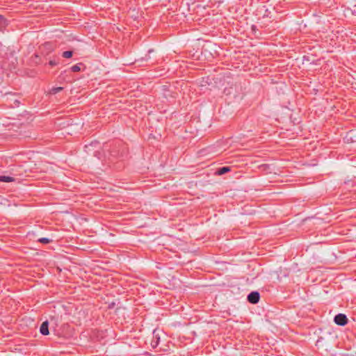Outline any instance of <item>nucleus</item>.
Returning <instances> with one entry per match:
<instances>
[{
    "instance_id": "nucleus-5",
    "label": "nucleus",
    "mask_w": 356,
    "mask_h": 356,
    "mask_svg": "<svg viewBox=\"0 0 356 356\" xmlns=\"http://www.w3.org/2000/svg\"><path fill=\"white\" fill-rule=\"evenodd\" d=\"M16 179L10 176L0 175V181L3 182H13L15 181Z\"/></svg>"
},
{
    "instance_id": "nucleus-6",
    "label": "nucleus",
    "mask_w": 356,
    "mask_h": 356,
    "mask_svg": "<svg viewBox=\"0 0 356 356\" xmlns=\"http://www.w3.org/2000/svg\"><path fill=\"white\" fill-rule=\"evenodd\" d=\"M230 170H231L230 167H229V166H224V167L220 168L217 170L216 174L218 175H222L229 172Z\"/></svg>"
},
{
    "instance_id": "nucleus-10",
    "label": "nucleus",
    "mask_w": 356,
    "mask_h": 356,
    "mask_svg": "<svg viewBox=\"0 0 356 356\" xmlns=\"http://www.w3.org/2000/svg\"><path fill=\"white\" fill-rule=\"evenodd\" d=\"M81 65V64L79 63V64H76V65L72 66L70 68L71 71L73 72H79L81 70V67H80Z\"/></svg>"
},
{
    "instance_id": "nucleus-9",
    "label": "nucleus",
    "mask_w": 356,
    "mask_h": 356,
    "mask_svg": "<svg viewBox=\"0 0 356 356\" xmlns=\"http://www.w3.org/2000/svg\"><path fill=\"white\" fill-rule=\"evenodd\" d=\"M63 90V87H54L51 89L50 93L55 95V94L62 91Z\"/></svg>"
},
{
    "instance_id": "nucleus-13",
    "label": "nucleus",
    "mask_w": 356,
    "mask_h": 356,
    "mask_svg": "<svg viewBox=\"0 0 356 356\" xmlns=\"http://www.w3.org/2000/svg\"><path fill=\"white\" fill-rule=\"evenodd\" d=\"M49 64L51 65V66H56L58 65V62H56V60H50L49 62Z\"/></svg>"
},
{
    "instance_id": "nucleus-4",
    "label": "nucleus",
    "mask_w": 356,
    "mask_h": 356,
    "mask_svg": "<svg viewBox=\"0 0 356 356\" xmlns=\"http://www.w3.org/2000/svg\"><path fill=\"white\" fill-rule=\"evenodd\" d=\"M348 140L356 142V130H350L347 133L346 137Z\"/></svg>"
},
{
    "instance_id": "nucleus-12",
    "label": "nucleus",
    "mask_w": 356,
    "mask_h": 356,
    "mask_svg": "<svg viewBox=\"0 0 356 356\" xmlns=\"http://www.w3.org/2000/svg\"><path fill=\"white\" fill-rule=\"evenodd\" d=\"M232 89V87L229 88H225L224 90V92L226 94V95H231L232 94V91L231 90Z\"/></svg>"
},
{
    "instance_id": "nucleus-11",
    "label": "nucleus",
    "mask_w": 356,
    "mask_h": 356,
    "mask_svg": "<svg viewBox=\"0 0 356 356\" xmlns=\"http://www.w3.org/2000/svg\"><path fill=\"white\" fill-rule=\"evenodd\" d=\"M38 242L40 243H42L43 244H47V243H49L51 242V239L48 238H45V237H43V238H40L38 240Z\"/></svg>"
},
{
    "instance_id": "nucleus-3",
    "label": "nucleus",
    "mask_w": 356,
    "mask_h": 356,
    "mask_svg": "<svg viewBox=\"0 0 356 356\" xmlns=\"http://www.w3.org/2000/svg\"><path fill=\"white\" fill-rule=\"evenodd\" d=\"M40 332L41 333V334L44 336L48 335L49 334V322L47 321L42 322V323L41 324L40 327Z\"/></svg>"
},
{
    "instance_id": "nucleus-8",
    "label": "nucleus",
    "mask_w": 356,
    "mask_h": 356,
    "mask_svg": "<svg viewBox=\"0 0 356 356\" xmlns=\"http://www.w3.org/2000/svg\"><path fill=\"white\" fill-rule=\"evenodd\" d=\"M73 51H65L62 54V56L65 58H70L72 56Z\"/></svg>"
},
{
    "instance_id": "nucleus-15",
    "label": "nucleus",
    "mask_w": 356,
    "mask_h": 356,
    "mask_svg": "<svg viewBox=\"0 0 356 356\" xmlns=\"http://www.w3.org/2000/svg\"><path fill=\"white\" fill-rule=\"evenodd\" d=\"M158 341H159V339L156 341L155 345H152L153 347H155V346H156L158 345V343H159Z\"/></svg>"
},
{
    "instance_id": "nucleus-2",
    "label": "nucleus",
    "mask_w": 356,
    "mask_h": 356,
    "mask_svg": "<svg viewBox=\"0 0 356 356\" xmlns=\"http://www.w3.org/2000/svg\"><path fill=\"white\" fill-rule=\"evenodd\" d=\"M260 299V294L258 291L250 292L247 297V300L250 303L257 304Z\"/></svg>"
},
{
    "instance_id": "nucleus-14",
    "label": "nucleus",
    "mask_w": 356,
    "mask_h": 356,
    "mask_svg": "<svg viewBox=\"0 0 356 356\" xmlns=\"http://www.w3.org/2000/svg\"><path fill=\"white\" fill-rule=\"evenodd\" d=\"M20 102L19 100L15 99L14 101V105H12L13 106H18L19 105Z\"/></svg>"
},
{
    "instance_id": "nucleus-1",
    "label": "nucleus",
    "mask_w": 356,
    "mask_h": 356,
    "mask_svg": "<svg viewBox=\"0 0 356 356\" xmlns=\"http://www.w3.org/2000/svg\"><path fill=\"white\" fill-rule=\"evenodd\" d=\"M348 318L343 314H338L334 318V322L340 326H344L348 323Z\"/></svg>"
},
{
    "instance_id": "nucleus-7",
    "label": "nucleus",
    "mask_w": 356,
    "mask_h": 356,
    "mask_svg": "<svg viewBox=\"0 0 356 356\" xmlns=\"http://www.w3.org/2000/svg\"><path fill=\"white\" fill-rule=\"evenodd\" d=\"M7 24V20L2 15H0V31H2Z\"/></svg>"
}]
</instances>
